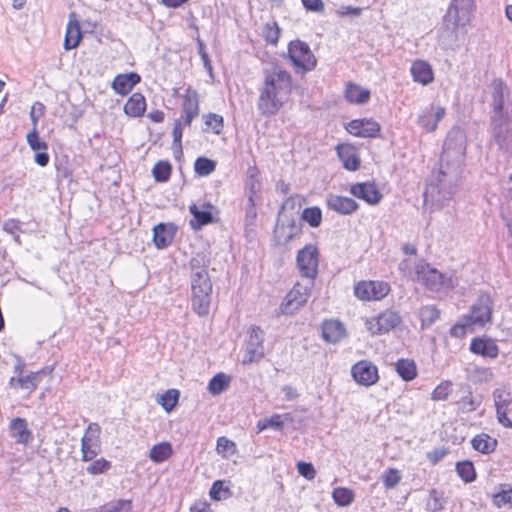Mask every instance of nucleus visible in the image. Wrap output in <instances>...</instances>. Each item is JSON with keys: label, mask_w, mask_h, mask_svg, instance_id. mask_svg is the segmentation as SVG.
<instances>
[{"label": "nucleus", "mask_w": 512, "mask_h": 512, "mask_svg": "<svg viewBox=\"0 0 512 512\" xmlns=\"http://www.w3.org/2000/svg\"><path fill=\"white\" fill-rule=\"evenodd\" d=\"M292 75L279 65L264 69L258 88L257 109L262 116H275L289 102L293 92Z\"/></svg>", "instance_id": "nucleus-1"}, {"label": "nucleus", "mask_w": 512, "mask_h": 512, "mask_svg": "<svg viewBox=\"0 0 512 512\" xmlns=\"http://www.w3.org/2000/svg\"><path fill=\"white\" fill-rule=\"evenodd\" d=\"M493 319V299L490 294L481 293L471 306L469 313L461 321L456 322L449 330L451 337L463 339L472 333L474 327H484Z\"/></svg>", "instance_id": "nucleus-2"}, {"label": "nucleus", "mask_w": 512, "mask_h": 512, "mask_svg": "<svg viewBox=\"0 0 512 512\" xmlns=\"http://www.w3.org/2000/svg\"><path fill=\"white\" fill-rule=\"evenodd\" d=\"M212 282L205 268L191 275V307L200 317L207 316L210 311Z\"/></svg>", "instance_id": "nucleus-3"}, {"label": "nucleus", "mask_w": 512, "mask_h": 512, "mask_svg": "<svg viewBox=\"0 0 512 512\" xmlns=\"http://www.w3.org/2000/svg\"><path fill=\"white\" fill-rule=\"evenodd\" d=\"M287 57L296 72L306 73L315 69L317 59L309 45L299 39L289 42Z\"/></svg>", "instance_id": "nucleus-4"}, {"label": "nucleus", "mask_w": 512, "mask_h": 512, "mask_svg": "<svg viewBox=\"0 0 512 512\" xmlns=\"http://www.w3.org/2000/svg\"><path fill=\"white\" fill-rule=\"evenodd\" d=\"M475 9V0H452L444 21L446 26L455 31L470 24Z\"/></svg>", "instance_id": "nucleus-5"}, {"label": "nucleus", "mask_w": 512, "mask_h": 512, "mask_svg": "<svg viewBox=\"0 0 512 512\" xmlns=\"http://www.w3.org/2000/svg\"><path fill=\"white\" fill-rule=\"evenodd\" d=\"M391 292V286L383 280H360L354 284L353 294L362 302H378Z\"/></svg>", "instance_id": "nucleus-6"}, {"label": "nucleus", "mask_w": 512, "mask_h": 512, "mask_svg": "<svg viewBox=\"0 0 512 512\" xmlns=\"http://www.w3.org/2000/svg\"><path fill=\"white\" fill-rule=\"evenodd\" d=\"M401 321V316L397 311L385 309L379 314L367 318L365 327L371 335H383L395 329Z\"/></svg>", "instance_id": "nucleus-7"}, {"label": "nucleus", "mask_w": 512, "mask_h": 512, "mask_svg": "<svg viewBox=\"0 0 512 512\" xmlns=\"http://www.w3.org/2000/svg\"><path fill=\"white\" fill-rule=\"evenodd\" d=\"M101 428L98 423H90L81 438V460L92 461L101 452Z\"/></svg>", "instance_id": "nucleus-8"}, {"label": "nucleus", "mask_w": 512, "mask_h": 512, "mask_svg": "<svg viewBox=\"0 0 512 512\" xmlns=\"http://www.w3.org/2000/svg\"><path fill=\"white\" fill-rule=\"evenodd\" d=\"M297 267L303 277L314 280L318 274L319 252L315 245H305L298 251Z\"/></svg>", "instance_id": "nucleus-9"}, {"label": "nucleus", "mask_w": 512, "mask_h": 512, "mask_svg": "<svg viewBox=\"0 0 512 512\" xmlns=\"http://www.w3.org/2000/svg\"><path fill=\"white\" fill-rule=\"evenodd\" d=\"M310 295V288L297 282L284 297L280 312L285 315H292L306 304Z\"/></svg>", "instance_id": "nucleus-10"}, {"label": "nucleus", "mask_w": 512, "mask_h": 512, "mask_svg": "<svg viewBox=\"0 0 512 512\" xmlns=\"http://www.w3.org/2000/svg\"><path fill=\"white\" fill-rule=\"evenodd\" d=\"M302 234V227L295 219L278 220L273 230V241L277 246H285Z\"/></svg>", "instance_id": "nucleus-11"}, {"label": "nucleus", "mask_w": 512, "mask_h": 512, "mask_svg": "<svg viewBox=\"0 0 512 512\" xmlns=\"http://www.w3.org/2000/svg\"><path fill=\"white\" fill-rule=\"evenodd\" d=\"M351 375L360 386L370 387L380 379L378 367L369 360H360L352 365Z\"/></svg>", "instance_id": "nucleus-12"}, {"label": "nucleus", "mask_w": 512, "mask_h": 512, "mask_svg": "<svg viewBox=\"0 0 512 512\" xmlns=\"http://www.w3.org/2000/svg\"><path fill=\"white\" fill-rule=\"evenodd\" d=\"M248 340L246 343L245 354L243 357L244 364L258 362L264 356V332L258 326H252L249 329Z\"/></svg>", "instance_id": "nucleus-13"}, {"label": "nucleus", "mask_w": 512, "mask_h": 512, "mask_svg": "<svg viewBox=\"0 0 512 512\" xmlns=\"http://www.w3.org/2000/svg\"><path fill=\"white\" fill-rule=\"evenodd\" d=\"M181 98V114L179 119L184 121L185 126L190 127L200 113V96L197 90L188 87Z\"/></svg>", "instance_id": "nucleus-14"}, {"label": "nucleus", "mask_w": 512, "mask_h": 512, "mask_svg": "<svg viewBox=\"0 0 512 512\" xmlns=\"http://www.w3.org/2000/svg\"><path fill=\"white\" fill-rule=\"evenodd\" d=\"M345 129L358 138H377L381 132L380 124L372 118L353 119L345 124Z\"/></svg>", "instance_id": "nucleus-15"}, {"label": "nucleus", "mask_w": 512, "mask_h": 512, "mask_svg": "<svg viewBox=\"0 0 512 512\" xmlns=\"http://www.w3.org/2000/svg\"><path fill=\"white\" fill-rule=\"evenodd\" d=\"M498 422L505 428H512V419L508 416L512 411V394L506 389H496L493 392Z\"/></svg>", "instance_id": "nucleus-16"}, {"label": "nucleus", "mask_w": 512, "mask_h": 512, "mask_svg": "<svg viewBox=\"0 0 512 512\" xmlns=\"http://www.w3.org/2000/svg\"><path fill=\"white\" fill-rule=\"evenodd\" d=\"M349 193L371 206L379 204L383 199V194L374 181L354 183L350 186Z\"/></svg>", "instance_id": "nucleus-17"}, {"label": "nucleus", "mask_w": 512, "mask_h": 512, "mask_svg": "<svg viewBox=\"0 0 512 512\" xmlns=\"http://www.w3.org/2000/svg\"><path fill=\"white\" fill-rule=\"evenodd\" d=\"M336 154L343 167L348 171H357L361 166L359 149L352 143H339L335 147Z\"/></svg>", "instance_id": "nucleus-18"}, {"label": "nucleus", "mask_w": 512, "mask_h": 512, "mask_svg": "<svg viewBox=\"0 0 512 512\" xmlns=\"http://www.w3.org/2000/svg\"><path fill=\"white\" fill-rule=\"evenodd\" d=\"M446 115V109L440 105H430L424 108L418 115V124L428 133H433Z\"/></svg>", "instance_id": "nucleus-19"}, {"label": "nucleus", "mask_w": 512, "mask_h": 512, "mask_svg": "<svg viewBox=\"0 0 512 512\" xmlns=\"http://www.w3.org/2000/svg\"><path fill=\"white\" fill-rule=\"evenodd\" d=\"M322 339L329 344H337L347 336L345 325L338 319H325L320 326Z\"/></svg>", "instance_id": "nucleus-20"}, {"label": "nucleus", "mask_w": 512, "mask_h": 512, "mask_svg": "<svg viewBox=\"0 0 512 512\" xmlns=\"http://www.w3.org/2000/svg\"><path fill=\"white\" fill-rule=\"evenodd\" d=\"M213 209V205L209 202L203 203L201 207L195 203L191 204L189 206V212L193 218L189 221L190 227L197 231L203 226L215 222V218L212 212Z\"/></svg>", "instance_id": "nucleus-21"}, {"label": "nucleus", "mask_w": 512, "mask_h": 512, "mask_svg": "<svg viewBox=\"0 0 512 512\" xmlns=\"http://www.w3.org/2000/svg\"><path fill=\"white\" fill-rule=\"evenodd\" d=\"M416 279L429 289H437L443 284L444 276L429 264L420 263L416 266Z\"/></svg>", "instance_id": "nucleus-22"}, {"label": "nucleus", "mask_w": 512, "mask_h": 512, "mask_svg": "<svg viewBox=\"0 0 512 512\" xmlns=\"http://www.w3.org/2000/svg\"><path fill=\"white\" fill-rule=\"evenodd\" d=\"M469 350L475 355L490 359H495L499 355V347L495 340L484 336L474 337L470 342Z\"/></svg>", "instance_id": "nucleus-23"}, {"label": "nucleus", "mask_w": 512, "mask_h": 512, "mask_svg": "<svg viewBox=\"0 0 512 512\" xmlns=\"http://www.w3.org/2000/svg\"><path fill=\"white\" fill-rule=\"evenodd\" d=\"M140 81L141 77L136 72L121 73L113 78L111 88L116 94L126 96Z\"/></svg>", "instance_id": "nucleus-24"}, {"label": "nucleus", "mask_w": 512, "mask_h": 512, "mask_svg": "<svg viewBox=\"0 0 512 512\" xmlns=\"http://www.w3.org/2000/svg\"><path fill=\"white\" fill-rule=\"evenodd\" d=\"M26 140L29 147L37 152L35 154V162L41 167L47 166L50 160L49 154L47 153L48 144L40 139L38 130L32 129L27 134Z\"/></svg>", "instance_id": "nucleus-25"}, {"label": "nucleus", "mask_w": 512, "mask_h": 512, "mask_svg": "<svg viewBox=\"0 0 512 512\" xmlns=\"http://www.w3.org/2000/svg\"><path fill=\"white\" fill-rule=\"evenodd\" d=\"M174 223H159L153 228V242L156 248L165 249L170 246L177 232Z\"/></svg>", "instance_id": "nucleus-26"}, {"label": "nucleus", "mask_w": 512, "mask_h": 512, "mask_svg": "<svg viewBox=\"0 0 512 512\" xmlns=\"http://www.w3.org/2000/svg\"><path fill=\"white\" fill-rule=\"evenodd\" d=\"M9 432L16 443L28 446L33 441V433L28 427L26 419L21 417L13 418L9 423Z\"/></svg>", "instance_id": "nucleus-27"}, {"label": "nucleus", "mask_w": 512, "mask_h": 512, "mask_svg": "<svg viewBox=\"0 0 512 512\" xmlns=\"http://www.w3.org/2000/svg\"><path fill=\"white\" fill-rule=\"evenodd\" d=\"M343 96L349 104L364 105L370 101L371 91L355 82L348 81L345 84Z\"/></svg>", "instance_id": "nucleus-28"}, {"label": "nucleus", "mask_w": 512, "mask_h": 512, "mask_svg": "<svg viewBox=\"0 0 512 512\" xmlns=\"http://www.w3.org/2000/svg\"><path fill=\"white\" fill-rule=\"evenodd\" d=\"M327 208L341 215H350L359 209V204L350 197L330 195L326 199Z\"/></svg>", "instance_id": "nucleus-29"}, {"label": "nucleus", "mask_w": 512, "mask_h": 512, "mask_svg": "<svg viewBox=\"0 0 512 512\" xmlns=\"http://www.w3.org/2000/svg\"><path fill=\"white\" fill-rule=\"evenodd\" d=\"M82 39V31L79 21L74 13L69 15L64 38V49L71 50L76 48Z\"/></svg>", "instance_id": "nucleus-30"}, {"label": "nucleus", "mask_w": 512, "mask_h": 512, "mask_svg": "<svg viewBox=\"0 0 512 512\" xmlns=\"http://www.w3.org/2000/svg\"><path fill=\"white\" fill-rule=\"evenodd\" d=\"M410 72L415 82L428 85L434 80V72L431 65L422 59L413 61Z\"/></svg>", "instance_id": "nucleus-31"}, {"label": "nucleus", "mask_w": 512, "mask_h": 512, "mask_svg": "<svg viewBox=\"0 0 512 512\" xmlns=\"http://www.w3.org/2000/svg\"><path fill=\"white\" fill-rule=\"evenodd\" d=\"M492 87H493V109L495 112L493 121L495 123L501 125L505 120V118L502 114V111H503V105H504V91L506 89V86L502 80L497 79L492 82ZM506 121H509V119L506 118Z\"/></svg>", "instance_id": "nucleus-32"}, {"label": "nucleus", "mask_w": 512, "mask_h": 512, "mask_svg": "<svg viewBox=\"0 0 512 512\" xmlns=\"http://www.w3.org/2000/svg\"><path fill=\"white\" fill-rule=\"evenodd\" d=\"M147 102L141 92H135L129 96L124 104V113L130 118L142 117L146 111Z\"/></svg>", "instance_id": "nucleus-33"}, {"label": "nucleus", "mask_w": 512, "mask_h": 512, "mask_svg": "<svg viewBox=\"0 0 512 512\" xmlns=\"http://www.w3.org/2000/svg\"><path fill=\"white\" fill-rule=\"evenodd\" d=\"M39 375L40 372H31L29 374L23 375L22 371H20L18 377L10 378L9 385L14 389H21L26 391L28 394H31L38 387Z\"/></svg>", "instance_id": "nucleus-34"}, {"label": "nucleus", "mask_w": 512, "mask_h": 512, "mask_svg": "<svg viewBox=\"0 0 512 512\" xmlns=\"http://www.w3.org/2000/svg\"><path fill=\"white\" fill-rule=\"evenodd\" d=\"M394 368L403 381L410 382L418 376L417 364L415 360L411 358L398 359L394 364Z\"/></svg>", "instance_id": "nucleus-35"}, {"label": "nucleus", "mask_w": 512, "mask_h": 512, "mask_svg": "<svg viewBox=\"0 0 512 512\" xmlns=\"http://www.w3.org/2000/svg\"><path fill=\"white\" fill-rule=\"evenodd\" d=\"M471 445L482 454H490L496 450L498 441L486 433H480L472 438Z\"/></svg>", "instance_id": "nucleus-36"}, {"label": "nucleus", "mask_w": 512, "mask_h": 512, "mask_svg": "<svg viewBox=\"0 0 512 512\" xmlns=\"http://www.w3.org/2000/svg\"><path fill=\"white\" fill-rule=\"evenodd\" d=\"M491 501L496 508L507 507L512 509V485L500 484L498 491L492 494Z\"/></svg>", "instance_id": "nucleus-37"}, {"label": "nucleus", "mask_w": 512, "mask_h": 512, "mask_svg": "<svg viewBox=\"0 0 512 512\" xmlns=\"http://www.w3.org/2000/svg\"><path fill=\"white\" fill-rule=\"evenodd\" d=\"M173 455L172 444L168 441H162L153 445L149 451V459L154 463H162Z\"/></svg>", "instance_id": "nucleus-38"}, {"label": "nucleus", "mask_w": 512, "mask_h": 512, "mask_svg": "<svg viewBox=\"0 0 512 512\" xmlns=\"http://www.w3.org/2000/svg\"><path fill=\"white\" fill-rule=\"evenodd\" d=\"M454 384L451 380H442L432 390L430 398L434 402L446 401L453 393Z\"/></svg>", "instance_id": "nucleus-39"}, {"label": "nucleus", "mask_w": 512, "mask_h": 512, "mask_svg": "<svg viewBox=\"0 0 512 512\" xmlns=\"http://www.w3.org/2000/svg\"><path fill=\"white\" fill-rule=\"evenodd\" d=\"M172 174V165L168 160H159L152 168V176L156 182L169 181Z\"/></svg>", "instance_id": "nucleus-40"}, {"label": "nucleus", "mask_w": 512, "mask_h": 512, "mask_svg": "<svg viewBox=\"0 0 512 512\" xmlns=\"http://www.w3.org/2000/svg\"><path fill=\"white\" fill-rule=\"evenodd\" d=\"M215 450L224 459H228L238 453L236 443L225 436L218 437Z\"/></svg>", "instance_id": "nucleus-41"}, {"label": "nucleus", "mask_w": 512, "mask_h": 512, "mask_svg": "<svg viewBox=\"0 0 512 512\" xmlns=\"http://www.w3.org/2000/svg\"><path fill=\"white\" fill-rule=\"evenodd\" d=\"M455 470L457 475L465 482L471 483L476 480L477 473L474 464L470 460H463L456 463Z\"/></svg>", "instance_id": "nucleus-42"}, {"label": "nucleus", "mask_w": 512, "mask_h": 512, "mask_svg": "<svg viewBox=\"0 0 512 512\" xmlns=\"http://www.w3.org/2000/svg\"><path fill=\"white\" fill-rule=\"evenodd\" d=\"M180 392L177 389H168L163 394L159 395L157 402L162 408L170 413L178 404Z\"/></svg>", "instance_id": "nucleus-43"}, {"label": "nucleus", "mask_w": 512, "mask_h": 512, "mask_svg": "<svg viewBox=\"0 0 512 512\" xmlns=\"http://www.w3.org/2000/svg\"><path fill=\"white\" fill-rule=\"evenodd\" d=\"M209 496L214 501H222L230 498L232 492L230 486L224 480H216L211 486Z\"/></svg>", "instance_id": "nucleus-44"}, {"label": "nucleus", "mask_w": 512, "mask_h": 512, "mask_svg": "<svg viewBox=\"0 0 512 512\" xmlns=\"http://www.w3.org/2000/svg\"><path fill=\"white\" fill-rule=\"evenodd\" d=\"M204 130L206 132H212L216 135L222 133L224 129V119L221 115L216 113H207L204 115Z\"/></svg>", "instance_id": "nucleus-45"}, {"label": "nucleus", "mask_w": 512, "mask_h": 512, "mask_svg": "<svg viewBox=\"0 0 512 512\" xmlns=\"http://www.w3.org/2000/svg\"><path fill=\"white\" fill-rule=\"evenodd\" d=\"M230 380V376L224 373H218L209 381L208 391L212 395H219L228 388Z\"/></svg>", "instance_id": "nucleus-46"}, {"label": "nucleus", "mask_w": 512, "mask_h": 512, "mask_svg": "<svg viewBox=\"0 0 512 512\" xmlns=\"http://www.w3.org/2000/svg\"><path fill=\"white\" fill-rule=\"evenodd\" d=\"M428 512H440L444 508V494L437 489H431L426 499Z\"/></svg>", "instance_id": "nucleus-47"}, {"label": "nucleus", "mask_w": 512, "mask_h": 512, "mask_svg": "<svg viewBox=\"0 0 512 512\" xmlns=\"http://www.w3.org/2000/svg\"><path fill=\"white\" fill-rule=\"evenodd\" d=\"M334 502L341 507L349 506L355 499L352 489L346 487H337L332 492Z\"/></svg>", "instance_id": "nucleus-48"}, {"label": "nucleus", "mask_w": 512, "mask_h": 512, "mask_svg": "<svg viewBox=\"0 0 512 512\" xmlns=\"http://www.w3.org/2000/svg\"><path fill=\"white\" fill-rule=\"evenodd\" d=\"M439 317L440 310L433 305L424 306L419 310V319L422 328L431 326Z\"/></svg>", "instance_id": "nucleus-49"}, {"label": "nucleus", "mask_w": 512, "mask_h": 512, "mask_svg": "<svg viewBox=\"0 0 512 512\" xmlns=\"http://www.w3.org/2000/svg\"><path fill=\"white\" fill-rule=\"evenodd\" d=\"M301 219L311 227L317 228L323 220L322 211L318 206L307 207L302 211Z\"/></svg>", "instance_id": "nucleus-50"}, {"label": "nucleus", "mask_w": 512, "mask_h": 512, "mask_svg": "<svg viewBox=\"0 0 512 512\" xmlns=\"http://www.w3.org/2000/svg\"><path fill=\"white\" fill-rule=\"evenodd\" d=\"M281 35V29L277 22H268L262 29V36L266 43L271 45H277Z\"/></svg>", "instance_id": "nucleus-51"}, {"label": "nucleus", "mask_w": 512, "mask_h": 512, "mask_svg": "<svg viewBox=\"0 0 512 512\" xmlns=\"http://www.w3.org/2000/svg\"><path fill=\"white\" fill-rule=\"evenodd\" d=\"M216 169V162L206 158L198 157L194 162V171L199 176H208L212 174Z\"/></svg>", "instance_id": "nucleus-52"}, {"label": "nucleus", "mask_w": 512, "mask_h": 512, "mask_svg": "<svg viewBox=\"0 0 512 512\" xmlns=\"http://www.w3.org/2000/svg\"><path fill=\"white\" fill-rule=\"evenodd\" d=\"M90 462L91 463L87 466L86 471L88 474L93 476L105 474L112 467V463L109 460L105 459L104 457H100L97 459L94 458Z\"/></svg>", "instance_id": "nucleus-53"}, {"label": "nucleus", "mask_w": 512, "mask_h": 512, "mask_svg": "<svg viewBox=\"0 0 512 512\" xmlns=\"http://www.w3.org/2000/svg\"><path fill=\"white\" fill-rule=\"evenodd\" d=\"M402 479L400 471L396 468H388L382 474V482L385 489L395 488Z\"/></svg>", "instance_id": "nucleus-54"}, {"label": "nucleus", "mask_w": 512, "mask_h": 512, "mask_svg": "<svg viewBox=\"0 0 512 512\" xmlns=\"http://www.w3.org/2000/svg\"><path fill=\"white\" fill-rule=\"evenodd\" d=\"M456 404L462 412H473L477 408L471 391H467Z\"/></svg>", "instance_id": "nucleus-55"}, {"label": "nucleus", "mask_w": 512, "mask_h": 512, "mask_svg": "<svg viewBox=\"0 0 512 512\" xmlns=\"http://www.w3.org/2000/svg\"><path fill=\"white\" fill-rule=\"evenodd\" d=\"M293 418L290 413L273 414L268 418L269 427L276 430H282L285 422H292Z\"/></svg>", "instance_id": "nucleus-56"}, {"label": "nucleus", "mask_w": 512, "mask_h": 512, "mask_svg": "<svg viewBox=\"0 0 512 512\" xmlns=\"http://www.w3.org/2000/svg\"><path fill=\"white\" fill-rule=\"evenodd\" d=\"M298 473L307 480H313L316 477V470L312 463L305 461L297 462Z\"/></svg>", "instance_id": "nucleus-57"}, {"label": "nucleus", "mask_w": 512, "mask_h": 512, "mask_svg": "<svg viewBox=\"0 0 512 512\" xmlns=\"http://www.w3.org/2000/svg\"><path fill=\"white\" fill-rule=\"evenodd\" d=\"M183 127H186L184 121L179 118L176 119L173 125L172 137L173 145L177 146L179 149L182 148Z\"/></svg>", "instance_id": "nucleus-58"}, {"label": "nucleus", "mask_w": 512, "mask_h": 512, "mask_svg": "<svg viewBox=\"0 0 512 512\" xmlns=\"http://www.w3.org/2000/svg\"><path fill=\"white\" fill-rule=\"evenodd\" d=\"M448 453L446 448H435L426 454V457L430 464H438Z\"/></svg>", "instance_id": "nucleus-59"}, {"label": "nucleus", "mask_w": 512, "mask_h": 512, "mask_svg": "<svg viewBox=\"0 0 512 512\" xmlns=\"http://www.w3.org/2000/svg\"><path fill=\"white\" fill-rule=\"evenodd\" d=\"M301 2L307 11L322 13L325 10V5L322 0H301Z\"/></svg>", "instance_id": "nucleus-60"}, {"label": "nucleus", "mask_w": 512, "mask_h": 512, "mask_svg": "<svg viewBox=\"0 0 512 512\" xmlns=\"http://www.w3.org/2000/svg\"><path fill=\"white\" fill-rule=\"evenodd\" d=\"M190 512H213L211 505L205 500L195 501L191 507Z\"/></svg>", "instance_id": "nucleus-61"}, {"label": "nucleus", "mask_w": 512, "mask_h": 512, "mask_svg": "<svg viewBox=\"0 0 512 512\" xmlns=\"http://www.w3.org/2000/svg\"><path fill=\"white\" fill-rule=\"evenodd\" d=\"M191 0H160V3L170 9H177L189 3Z\"/></svg>", "instance_id": "nucleus-62"}, {"label": "nucleus", "mask_w": 512, "mask_h": 512, "mask_svg": "<svg viewBox=\"0 0 512 512\" xmlns=\"http://www.w3.org/2000/svg\"><path fill=\"white\" fill-rule=\"evenodd\" d=\"M45 112H46L45 105L43 103L37 101L32 104L29 114L43 117Z\"/></svg>", "instance_id": "nucleus-63"}, {"label": "nucleus", "mask_w": 512, "mask_h": 512, "mask_svg": "<svg viewBox=\"0 0 512 512\" xmlns=\"http://www.w3.org/2000/svg\"><path fill=\"white\" fill-rule=\"evenodd\" d=\"M147 117L154 123H161L165 119V113L162 110H152L147 114Z\"/></svg>", "instance_id": "nucleus-64"}]
</instances>
